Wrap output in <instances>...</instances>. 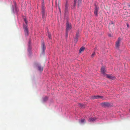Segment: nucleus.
I'll use <instances>...</instances> for the list:
<instances>
[{
  "label": "nucleus",
  "mask_w": 130,
  "mask_h": 130,
  "mask_svg": "<svg viewBox=\"0 0 130 130\" xmlns=\"http://www.w3.org/2000/svg\"><path fill=\"white\" fill-rule=\"evenodd\" d=\"M67 18L66 19L67 21L66 22V31L69 32L72 29V27L71 23H69L68 18Z\"/></svg>",
  "instance_id": "4"
},
{
  "label": "nucleus",
  "mask_w": 130,
  "mask_h": 130,
  "mask_svg": "<svg viewBox=\"0 0 130 130\" xmlns=\"http://www.w3.org/2000/svg\"><path fill=\"white\" fill-rule=\"evenodd\" d=\"M41 13L42 14L45 13V9L43 6L42 8Z\"/></svg>",
  "instance_id": "19"
},
{
  "label": "nucleus",
  "mask_w": 130,
  "mask_h": 130,
  "mask_svg": "<svg viewBox=\"0 0 130 130\" xmlns=\"http://www.w3.org/2000/svg\"><path fill=\"white\" fill-rule=\"evenodd\" d=\"M74 42L76 43L78 41V38L75 37L74 39Z\"/></svg>",
  "instance_id": "23"
},
{
  "label": "nucleus",
  "mask_w": 130,
  "mask_h": 130,
  "mask_svg": "<svg viewBox=\"0 0 130 130\" xmlns=\"http://www.w3.org/2000/svg\"><path fill=\"white\" fill-rule=\"evenodd\" d=\"M101 105L102 107H109L110 106V104L107 102H103L101 104Z\"/></svg>",
  "instance_id": "8"
},
{
  "label": "nucleus",
  "mask_w": 130,
  "mask_h": 130,
  "mask_svg": "<svg viewBox=\"0 0 130 130\" xmlns=\"http://www.w3.org/2000/svg\"><path fill=\"white\" fill-rule=\"evenodd\" d=\"M31 41L29 40L28 42V48L27 50L28 52V55L29 56H31L32 54V52L31 51V48L30 46Z\"/></svg>",
  "instance_id": "5"
},
{
  "label": "nucleus",
  "mask_w": 130,
  "mask_h": 130,
  "mask_svg": "<svg viewBox=\"0 0 130 130\" xmlns=\"http://www.w3.org/2000/svg\"><path fill=\"white\" fill-rule=\"evenodd\" d=\"M69 31H66V32L65 34V37L66 39H67L68 37V33Z\"/></svg>",
  "instance_id": "24"
},
{
  "label": "nucleus",
  "mask_w": 130,
  "mask_h": 130,
  "mask_svg": "<svg viewBox=\"0 0 130 130\" xmlns=\"http://www.w3.org/2000/svg\"><path fill=\"white\" fill-rule=\"evenodd\" d=\"M103 96L99 95L92 96H91V99H102Z\"/></svg>",
  "instance_id": "9"
},
{
  "label": "nucleus",
  "mask_w": 130,
  "mask_h": 130,
  "mask_svg": "<svg viewBox=\"0 0 130 130\" xmlns=\"http://www.w3.org/2000/svg\"><path fill=\"white\" fill-rule=\"evenodd\" d=\"M97 49V48L95 47L94 48V50L95 51Z\"/></svg>",
  "instance_id": "32"
},
{
  "label": "nucleus",
  "mask_w": 130,
  "mask_h": 130,
  "mask_svg": "<svg viewBox=\"0 0 130 130\" xmlns=\"http://www.w3.org/2000/svg\"><path fill=\"white\" fill-rule=\"evenodd\" d=\"M82 1V0H78L77 2L78 8L81 5Z\"/></svg>",
  "instance_id": "17"
},
{
  "label": "nucleus",
  "mask_w": 130,
  "mask_h": 130,
  "mask_svg": "<svg viewBox=\"0 0 130 130\" xmlns=\"http://www.w3.org/2000/svg\"><path fill=\"white\" fill-rule=\"evenodd\" d=\"M37 65H36V66L38 68V69L39 71H42L43 70V67H41V65L38 63H37Z\"/></svg>",
  "instance_id": "10"
},
{
  "label": "nucleus",
  "mask_w": 130,
  "mask_h": 130,
  "mask_svg": "<svg viewBox=\"0 0 130 130\" xmlns=\"http://www.w3.org/2000/svg\"><path fill=\"white\" fill-rule=\"evenodd\" d=\"M111 24H114V22L113 21H111Z\"/></svg>",
  "instance_id": "31"
},
{
  "label": "nucleus",
  "mask_w": 130,
  "mask_h": 130,
  "mask_svg": "<svg viewBox=\"0 0 130 130\" xmlns=\"http://www.w3.org/2000/svg\"><path fill=\"white\" fill-rule=\"evenodd\" d=\"M11 9L13 13L18 16V9L17 7L16 3L14 1H13V4L12 5Z\"/></svg>",
  "instance_id": "2"
},
{
  "label": "nucleus",
  "mask_w": 130,
  "mask_h": 130,
  "mask_svg": "<svg viewBox=\"0 0 130 130\" xmlns=\"http://www.w3.org/2000/svg\"><path fill=\"white\" fill-rule=\"evenodd\" d=\"M24 21L26 23V24H23V28L24 30L25 34L26 36H28L29 35V31L28 29V26L27 25V21L25 18H24Z\"/></svg>",
  "instance_id": "1"
},
{
  "label": "nucleus",
  "mask_w": 130,
  "mask_h": 130,
  "mask_svg": "<svg viewBox=\"0 0 130 130\" xmlns=\"http://www.w3.org/2000/svg\"><path fill=\"white\" fill-rule=\"evenodd\" d=\"M96 119L97 118L95 117H91L88 119V121L89 122H93L95 121Z\"/></svg>",
  "instance_id": "12"
},
{
  "label": "nucleus",
  "mask_w": 130,
  "mask_h": 130,
  "mask_svg": "<svg viewBox=\"0 0 130 130\" xmlns=\"http://www.w3.org/2000/svg\"><path fill=\"white\" fill-rule=\"evenodd\" d=\"M68 7L69 4L67 1H66L65 4V8L64 11V18L66 19H67V18H68Z\"/></svg>",
  "instance_id": "3"
},
{
  "label": "nucleus",
  "mask_w": 130,
  "mask_h": 130,
  "mask_svg": "<svg viewBox=\"0 0 130 130\" xmlns=\"http://www.w3.org/2000/svg\"><path fill=\"white\" fill-rule=\"evenodd\" d=\"M79 30H78V31L76 32V35L75 37L78 38L79 37Z\"/></svg>",
  "instance_id": "22"
},
{
  "label": "nucleus",
  "mask_w": 130,
  "mask_h": 130,
  "mask_svg": "<svg viewBox=\"0 0 130 130\" xmlns=\"http://www.w3.org/2000/svg\"><path fill=\"white\" fill-rule=\"evenodd\" d=\"M108 36L109 37H111V34H109Z\"/></svg>",
  "instance_id": "30"
},
{
  "label": "nucleus",
  "mask_w": 130,
  "mask_h": 130,
  "mask_svg": "<svg viewBox=\"0 0 130 130\" xmlns=\"http://www.w3.org/2000/svg\"><path fill=\"white\" fill-rule=\"evenodd\" d=\"M48 36L49 38L50 39H51V33L49 31H47Z\"/></svg>",
  "instance_id": "20"
},
{
  "label": "nucleus",
  "mask_w": 130,
  "mask_h": 130,
  "mask_svg": "<svg viewBox=\"0 0 130 130\" xmlns=\"http://www.w3.org/2000/svg\"><path fill=\"white\" fill-rule=\"evenodd\" d=\"M42 54L44 55L45 53V50L46 49V46L44 42H42Z\"/></svg>",
  "instance_id": "6"
},
{
  "label": "nucleus",
  "mask_w": 130,
  "mask_h": 130,
  "mask_svg": "<svg viewBox=\"0 0 130 130\" xmlns=\"http://www.w3.org/2000/svg\"><path fill=\"white\" fill-rule=\"evenodd\" d=\"M78 105L80 107H83L84 106V104H83L80 103H79Z\"/></svg>",
  "instance_id": "26"
},
{
  "label": "nucleus",
  "mask_w": 130,
  "mask_h": 130,
  "mask_svg": "<svg viewBox=\"0 0 130 130\" xmlns=\"http://www.w3.org/2000/svg\"><path fill=\"white\" fill-rule=\"evenodd\" d=\"M79 122L80 124H84L86 122V121L84 119H81L79 120Z\"/></svg>",
  "instance_id": "13"
},
{
  "label": "nucleus",
  "mask_w": 130,
  "mask_h": 130,
  "mask_svg": "<svg viewBox=\"0 0 130 130\" xmlns=\"http://www.w3.org/2000/svg\"><path fill=\"white\" fill-rule=\"evenodd\" d=\"M127 27L129 28V26L128 24V23L127 24Z\"/></svg>",
  "instance_id": "28"
},
{
  "label": "nucleus",
  "mask_w": 130,
  "mask_h": 130,
  "mask_svg": "<svg viewBox=\"0 0 130 130\" xmlns=\"http://www.w3.org/2000/svg\"><path fill=\"white\" fill-rule=\"evenodd\" d=\"M85 48L83 47H82L80 48L79 49V53H81L82 52L84 51V50H85Z\"/></svg>",
  "instance_id": "18"
},
{
  "label": "nucleus",
  "mask_w": 130,
  "mask_h": 130,
  "mask_svg": "<svg viewBox=\"0 0 130 130\" xmlns=\"http://www.w3.org/2000/svg\"><path fill=\"white\" fill-rule=\"evenodd\" d=\"M48 98L47 96H45L42 98L43 102H46Z\"/></svg>",
  "instance_id": "15"
},
{
  "label": "nucleus",
  "mask_w": 130,
  "mask_h": 130,
  "mask_svg": "<svg viewBox=\"0 0 130 130\" xmlns=\"http://www.w3.org/2000/svg\"><path fill=\"white\" fill-rule=\"evenodd\" d=\"M127 5L129 7H130V3H129V4H128Z\"/></svg>",
  "instance_id": "29"
},
{
  "label": "nucleus",
  "mask_w": 130,
  "mask_h": 130,
  "mask_svg": "<svg viewBox=\"0 0 130 130\" xmlns=\"http://www.w3.org/2000/svg\"><path fill=\"white\" fill-rule=\"evenodd\" d=\"M121 41V39L120 38H119L118 40L116 42V47L117 48H118L120 46V43Z\"/></svg>",
  "instance_id": "11"
},
{
  "label": "nucleus",
  "mask_w": 130,
  "mask_h": 130,
  "mask_svg": "<svg viewBox=\"0 0 130 130\" xmlns=\"http://www.w3.org/2000/svg\"><path fill=\"white\" fill-rule=\"evenodd\" d=\"M77 1V0H74L73 6L74 7H75L76 6Z\"/></svg>",
  "instance_id": "25"
},
{
  "label": "nucleus",
  "mask_w": 130,
  "mask_h": 130,
  "mask_svg": "<svg viewBox=\"0 0 130 130\" xmlns=\"http://www.w3.org/2000/svg\"><path fill=\"white\" fill-rule=\"evenodd\" d=\"M99 7L96 4L94 5V13L96 16H98V12L99 10Z\"/></svg>",
  "instance_id": "7"
},
{
  "label": "nucleus",
  "mask_w": 130,
  "mask_h": 130,
  "mask_svg": "<svg viewBox=\"0 0 130 130\" xmlns=\"http://www.w3.org/2000/svg\"><path fill=\"white\" fill-rule=\"evenodd\" d=\"M42 14V19H43L44 21L45 20V19L46 18V16L45 15V13Z\"/></svg>",
  "instance_id": "21"
},
{
  "label": "nucleus",
  "mask_w": 130,
  "mask_h": 130,
  "mask_svg": "<svg viewBox=\"0 0 130 130\" xmlns=\"http://www.w3.org/2000/svg\"><path fill=\"white\" fill-rule=\"evenodd\" d=\"M95 54V52H93L91 55V56L92 57H93Z\"/></svg>",
  "instance_id": "27"
},
{
  "label": "nucleus",
  "mask_w": 130,
  "mask_h": 130,
  "mask_svg": "<svg viewBox=\"0 0 130 130\" xmlns=\"http://www.w3.org/2000/svg\"><path fill=\"white\" fill-rule=\"evenodd\" d=\"M106 76L107 78L111 79H113L114 77H112L111 76L107 74H106Z\"/></svg>",
  "instance_id": "16"
},
{
  "label": "nucleus",
  "mask_w": 130,
  "mask_h": 130,
  "mask_svg": "<svg viewBox=\"0 0 130 130\" xmlns=\"http://www.w3.org/2000/svg\"><path fill=\"white\" fill-rule=\"evenodd\" d=\"M129 112L130 113V108L129 109Z\"/></svg>",
  "instance_id": "33"
},
{
  "label": "nucleus",
  "mask_w": 130,
  "mask_h": 130,
  "mask_svg": "<svg viewBox=\"0 0 130 130\" xmlns=\"http://www.w3.org/2000/svg\"><path fill=\"white\" fill-rule=\"evenodd\" d=\"M105 68L104 67H102L101 69V71L102 73L104 75L105 74Z\"/></svg>",
  "instance_id": "14"
}]
</instances>
